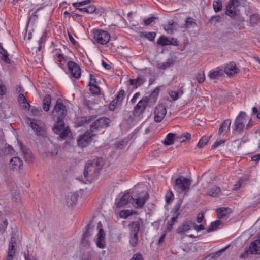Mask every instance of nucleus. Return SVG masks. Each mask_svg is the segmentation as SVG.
I'll use <instances>...</instances> for the list:
<instances>
[{
	"instance_id": "f257e3e1",
	"label": "nucleus",
	"mask_w": 260,
	"mask_h": 260,
	"mask_svg": "<svg viewBox=\"0 0 260 260\" xmlns=\"http://www.w3.org/2000/svg\"><path fill=\"white\" fill-rule=\"evenodd\" d=\"M67 109L60 99H57L56 104L51 112V116L54 121V125L52 128L53 132H59V127L63 126L64 119L67 115Z\"/></svg>"
},
{
	"instance_id": "f03ea898",
	"label": "nucleus",
	"mask_w": 260,
	"mask_h": 260,
	"mask_svg": "<svg viewBox=\"0 0 260 260\" xmlns=\"http://www.w3.org/2000/svg\"><path fill=\"white\" fill-rule=\"evenodd\" d=\"M191 180L184 176H180L174 182V189L178 193L187 194L189 190Z\"/></svg>"
},
{
	"instance_id": "7ed1b4c3",
	"label": "nucleus",
	"mask_w": 260,
	"mask_h": 260,
	"mask_svg": "<svg viewBox=\"0 0 260 260\" xmlns=\"http://www.w3.org/2000/svg\"><path fill=\"white\" fill-rule=\"evenodd\" d=\"M182 203V200L179 199L178 203L174 206V208L171 211L172 213V217L171 219L168 221L167 227L165 230L166 232H170L173 228V225L177 222V220L179 216L180 215L179 212L181 204Z\"/></svg>"
},
{
	"instance_id": "20e7f679",
	"label": "nucleus",
	"mask_w": 260,
	"mask_h": 260,
	"mask_svg": "<svg viewBox=\"0 0 260 260\" xmlns=\"http://www.w3.org/2000/svg\"><path fill=\"white\" fill-rule=\"evenodd\" d=\"M93 39L94 42L101 45L107 44L110 41L111 36L106 31L101 29H95L92 31Z\"/></svg>"
},
{
	"instance_id": "39448f33",
	"label": "nucleus",
	"mask_w": 260,
	"mask_h": 260,
	"mask_svg": "<svg viewBox=\"0 0 260 260\" xmlns=\"http://www.w3.org/2000/svg\"><path fill=\"white\" fill-rule=\"evenodd\" d=\"M95 136V134L92 133L90 131L87 130L77 139L78 145L82 148L87 146L91 142L93 137Z\"/></svg>"
},
{
	"instance_id": "423d86ee",
	"label": "nucleus",
	"mask_w": 260,
	"mask_h": 260,
	"mask_svg": "<svg viewBox=\"0 0 260 260\" xmlns=\"http://www.w3.org/2000/svg\"><path fill=\"white\" fill-rule=\"evenodd\" d=\"M238 0H230L226 6L225 14L231 18L238 15L237 7L238 6Z\"/></svg>"
},
{
	"instance_id": "0eeeda50",
	"label": "nucleus",
	"mask_w": 260,
	"mask_h": 260,
	"mask_svg": "<svg viewBox=\"0 0 260 260\" xmlns=\"http://www.w3.org/2000/svg\"><path fill=\"white\" fill-rule=\"evenodd\" d=\"M246 117L245 112L241 111L236 117L234 123V130L241 132L245 126L244 120Z\"/></svg>"
},
{
	"instance_id": "6e6552de",
	"label": "nucleus",
	"mask_w": 260,
	"mask_h": 260,
	"mask_svg": "<svg viewBox=\"0 0 260 260\" xmlns=\"http://www.w3.org/2000/svg\"><path fill=\"white\" fill-rule=\"evenodd\" d=\"M109 119L107 118H100L93 122L91 125L89 131L94 133L95 131L99 130L100 128H105L107 126Z\"/></svg>"
},
{
	"instance_id": "1a4fd4ad",
	"label": "nucleus",
	"mask_w": 260,
	"mask_h": 260,
	"mask_svg": "<svg viewBox=\"0 0 260 260\" xmlns=\"http://www.w3.org/2000/svg\"><path fill=\"white\" fill-rule=\"evenodd\" d=\"M99 170L95 167L90 160H89L86 165L84 170V176L85 178L90 175L94 177L99 173Z\"/></svg>"
},
{
	"instance_id": "9d476101",
	"label": "nucleus",
	"mask_w": 260,
	"mask_h": 260,
	"mask_svg": "<svg viewBox=\"0 0 260 260\" xmlns=\"http://www.w3.org/2000/svg\"><path fill=\"white\" fill-rule=\"evenodd\" d=\"M166 107L162 105H157L154 110V120L157 122H161L166 115Z\"/></svg>"
},
{
	"instance_id": "9b49d317",
	"label": "nucleus",
	"mask_w": 260,
	"mask_h": 260,
	"mask_svg": "<svg viewBox=\"0 0 260 260\" xmlns=\"http://www.w3.org/2000/svg\"><path fill=\"white\" fill-rule=\"evenodd\" d=\"M68 67L72 76L75 78H79L81 76V69L79 66L72 61L68 62Z\"/></svg>"
},
{
	"instance_id": "f8f14e48",
	"label": "nucleus",
	"mask_w": 260,
	"mask_h": 260,
	"mask_svg": "<svg viewBox=\"0 0 260 260\" xmlns=\"http://www.w3.org/2000/svg\"><path fill=\"white\" fill-rule=\"evenodd\" d=\"M149 103L147 96L143 97L135 106L134 111L136 113L143 114L146 109Z\"/></svg>"
},
{
	"instance_id": "ddd939ff",
	"label": "nucleus",
	"mask_w": 260,
	"mask_h": 260,
	"mask_svg": "<svg viewBox=\"0 0 260 260\" xmlns=\"http://www.w3.org/2000/svg\"><path fill=\"white\" fill-rule=\"evenodd\" d=\"M245 252L250 254H260V239L252 241L248 249H246Z\"/></svg>"
},
{
	"instance_id": "4468645a",
	"label": "nucleus",
	"mask_w": 260,
	"mask_h": 260,
	"mask_svg": "<svg viewBox=\"0 0 260 260\" xmlns=\"http://www.w3.org/2000/svg\"><path fill=\"white\" fill-rule=\"evenodd\" d=\"M149 198V196L147 193L142 197H139L137 198H134L132 197V204L135 208H142Z\"/></svg>"
},
{
	"instance_id": "2eb2a0df",
	"label": "nucleus",
	"mask_w": 260,
	"mask_h": 260,
	"mask_svg": "<svg viewBox=\"0 0 260 260\" xmlns=\"http://www.w3.org/2000/svg\"><path fill=\"white\" fill-rule=\"evenodd\" d=\"M102 226V224L99 222L97 227L99 230L98 234L96 245L100 248H104L105 246V234Z\"/></svg>"
},
{
	"instance_id": "dca6fc26",
	"label": "nucleus",
	"mask_w": 260,
	"mask_h": 260,
	"mask_svg": "<svg viewBox=\"0 0 260 260\" xmlns=\"http://www.w3.org/2000/svg\"><path fill=\"white\" fill-rule=\"evenodd\" d=\"M27 123L36 132V134L41 135L43 134V130L39 126L38 121L32 118H27Z\"/></svg>"
},
{
	"instance_id": "f3484780",
	"label": "nucleus",
	"mask_w": 260,
	"mask_h": 260,
	"mask_svg": "<svg viewBox=\"0 0 260 260\" xmlns=\"http://www.w3.org/2000/svg\"><path fill=\"white\" fill-rule=\"evenodd\" d=\"M239 69L234 62H231L227 64L224 68V72L229 76H232L237 74L239 72Z\"/></svg>"
},
{
	"instance_id": "a211bd4d",
	"label": "nucleus",
	"mask_w": 260,
	"mask_h": 260,
	"mask_svg": "<svg viewBox=\"0 0 260 260\" xmlns=\"http://www.w3.org/2000/svg\"><path fill=\"white\" fill-rule=\"evenodd\" d=\"M132 196L129 193L124 194L116 203L117 208H121L127 205L128 203H132Z\"/></svg>"
},
{
	"instance_id": "6ab92c4d",
	"label": "nucleus",
	"mask_w": 260,
	"mask_h": 260,
	"mask_svg": "<svg viewBox=\"0 0 260 260\" xmlns=\"http://www.w3.org/2000/svg\"><path fill=\"white\" fill-rule=\"evenodd\" d=\"M194 222L191 220L185 222L182 225L179 226L176 230L178 234L185 233L193 228Z\"/></svg>"
},
{
	"instance_id": "aec40b11",
	"label": "nucleus",
	"mask_w": 260,
	"mask_h": 260,
	"mask_svg": "<svg viewBox=\"0 0 260 260\" xmlns=\"http://www.w3.org/2000/svg\"><path fill=\"white\" fill-rule=\"evenodd\" d=\"M10 167L12 170H19L23 165V161L18 157H14L10 160Z\"/></svg>"
},
{
	"instance_id": "412c9836",
	"label": "nucleus",
	"mask_w": 260,
	"mask_h": 260,
	"mask_svg": "<svg viewBox=\"0 0 260 260\" xmlns=\"http://www.w3.org/2000/svg\"><path fill=\"white\" fill-rule=\"evenodd\" d=\"M231 121L230 119H226L221 124L218 134L219 135L225 134L230 131Z\"/></svg>"
},
{
	"instance_id": "4be33fe9",
	"label": "nucleus",
	"mask_w": 260,
	"mask_h": 260,
	"mask_svg": "<svg viewBox=\"0 0 260 260\" xmlns=\"http://www.w3.org/2000/svg\"><path fill=\"white\" fill-rule=\"evenodd\" d=\"M15 241H13L12 239L11 241L9 243L8 255L4 260H13L14 255L16 251V249L15 248Z\"/></svg>"
},
{
	"instance_id": "5701e85b",
	"label": "nucleus",
	"mask_w": 260,
	"mask_h": 260,
	"mask_svg": "<svg viewBox=\"0 0 260 260\" xmlns=\"http://www.w3.org/2000/svg\"><path fill=\"white\" fill-rule=\"evenodd\" d=\"M223 75V70L221 68L218 67L212 70L209 72V77L211 79H218Z\"/></svg>"
},
{
	"instance_id": "b1692460",
	"label": "nucleus",
	"mask_w": 260,
	"mask_h": 260,
	"mask_svg": "<svg viewBox=\"0 0 260 260\" xmlns=\"http://www.w3.org/2000/svg\"><path fill=\"white\" fill-rule=\"evenodd\" d=\"M177 26V24L175 23L174 20H170L168 22L167 24L164 25V28L168 34H172L174 31L176 30Z\"/></svg>"
},
{
	"instance_id": "393cba45",
	"label": "nucleus",
	"mask_w": 260,
	"mask_h": 260,
	"mask_svg": "<svg viewBox=\"0 0 260 260\" xmlns=\"http://www.w3.org/2000/svg\"><path fill=\"white\" fill-rule=\"evenodd\" d=\"M54 56L59 58L58 60H56V62L60 67L61 68L63 69L64 63L67 61L68 57L64 56L63 54L60 53L57 50L53 52Z\"/></svg>"
},
{
	"instance_id": "a878e982",
	"label": "nucleus",
	"mask_w": 260,
	"mask_h": 260,
	"mask_svg": "<svg viewBox=\"0 0 260 260\" xmlns=\"http://www.w3.org/2000/svg\"><path fill=\"white\" fill-rule=\"evenodd\" d=\"M175 42L176 44L172 42L169 38L164 36H161L157 41V44L162 46H168L171 44L177 45V40H175Z\"/></svg>"
},
{
	"instance_id": "bb28decb",
	"label": "nucleus",
	"mask_w": 260,
	"mask_h": 260,
	"mask_svg": "<svg viewBox=\"0 0 260 260\" xmlns=\"http://www.w3.org/2000/svg\"><path fill=\"white\" fill-rule=\"evenodd\" d=\"M21 149L25 160L29 162H32L34 157L30 150L23 146L21 147Z\"/></svg>"
},
{
	"instance_id": "cd10ccee",
	"label": "nucleus",
	"mask_w": 260,
	"mask_h": 260,
	"mask_svg": "<svg viewBox=\"0 0 260 260\" xmlns=\"http://www.w3.org/2000/svg\"><path fill=\"white\" fill-rule=\"evenodd\" d=\"M90 3V0H85L80 2H76L73 3L72 5L77 9L83 12L86 13L87 7L79 8L81 6L89 4Z\"/></svg>"
},
{
	"instance_id": "c85d7f7f",
	"label": "nucleus",
	"mask_w": 260,
	"mask_h": 260,
	"mask_svg": "<svg viewBox=\"0 0 260 260\" xmlns=\"http://www.w3.org/2000/svg\"><path fill=\"white\" fill-rule=\"evenodd\" d=\"M59 132H54L56 134H59V137L62 139H64L70 133V130L69 127L64 128V122H63V126L60 128L59 127Z\"/></svg>"
},
{
	"instance_id": "c756f323",
	"label": "nucleus",
	"mask_w": 260,
	"mask_h": 260,
	"mask_svg": "<svg viewBox=\"0 0 260 260\" xmlns=\"http://www.w3.org/2000/svg\"><path fill=\"white\" fill-rule=\"evenodd\" d=\"M130 235H138L140 230V223L138 221H134L129 225Z\"/></svg>"
},
{
	"instance_id": "7c9ffc66",
	"label": "nucleus",
	"mask_w": 260,
	"mask_h": 260,
	"mask_svg": "<svg viewBox=\"0 0 260 260\" xmlns=\"http://www.w3.org/2000/svg\"><path fill=\"white\" fill-rule=\"evenodd\" d=\"M51 103V97L49 94H46L43 99V109L45 111H48Z\"/></svg>"
},
{
	"instance_id": "2f4dec72",
	"label": "nucleus",
	"mask_w": 260,
	"mask_h": 260,
	"mask_svg": "<svg viewBox=\"0 0 260 260\" xmlns=\"http://www.w3.org/2000/svg\"><path fill=\"white\" fill-rule=\"evenodd\" d=\"M176 134L170 133H169L164 141H163V143L166 145H170L174 143V139L175 138H179V137H176Z\"/></svg>"
},
{
	"instance_id": "473e14b6",
	"label": "nucleus",
	"mask_w": 260,
	"mask_h": 260,
	"mask_svg": "<svg viewBox=\"0 0 260 260\" xmlns=\"http://www.w3.org/2000/svg\"><path fill=\"white\" fill-rule=\"evenodd\" d=\"M220 188L218 186H215L208 191L207 194L212 197H217L220 196Z\"/></svg>"
},
{
	"instance_id": "72a5a7b5",
	"label": "nucleus",
	"mask_w": 260,
	"mask_h": 260,
	"mask_svg": "<svg viewBox=\"0 0 260 260\" xmlns=\"http://www.w3.org/2000/svg\"><path fill=\"white\" fill-rule=\"evenodd\" d=\"M174 61L172 59H168L166 62L158 63L157 66L160 69L165 70L173 66Z\"/></svg>"
},
{
	"instance_id": "f704fd0d",
	"label": "nucleus",
	"mask_w": 260,
	"mask_h": 260,
	"mask_svg": "<svg viewBox=\"0 0 260 260\" xmlns=\"http://www.w3.org/2000/svg\"><path fill=\"white\" fill-rule=\"evenodd\" d=\"M18 100L20 103L23 104L22 107L24 109H26L27 107L29 108L30 107V104L27 101L26 99L23 94H19Z\"/></svg>"
},
{
	"instance_id": "c9c22d12",
	"label": "nucleus",
	"mask_w": 260,
	"mask_h": 260,
	"mask_svg": "<svg viewBox=\"0 0 260 260\" xmlns=\"http://www.w3.org/2000/svg\"><path fill=\"white\" fill-rule=\"evenodd\" d=\"M224 15H217L212 16L209 20V22L211 24L216 25L217 23L221 22L222 18L224 17Z\"/></svg>"
},
{
	"instance_id": "e433bc0d",
	"label": "nucleus",
	"mask_w": 260,
	"mask_h": 260,
	"mask_svg": "<svg viewBox=\"0 0 260 260\" xmlns=\"http://www.w3.org/2000/svg\"><path fill=\"white\" fill-rule=\"evenodd\" d=\"M260 22V17L257 14H252L250 17V24L254 26Z\"/></svg>"
},
{
	"instance_id": "4c0bfd02",
	"label": "nucleus",
	"mask_w": 260,
	"mask_h": 260,
	"mask_svg": "<svg viewBox=\"0 0 260 260\" xmlns=\"http://www.w3.org/2000/svg\"><path fill=\"white\" fill-rule=\"evenodd\" d=\"M221 222V220H216L215 221L212 222L207 229V231L208 232H211L212 231L216 230L220 225Z\"/></svg>"
},
{
	"instance_id": "58836bf2",
	"label": "nucleus",
	"mask_w": 260,
	"mask_h": 260,
	"mask_svg": "<svg viewBox=\"0 0 260 260\" xmlns=\"http://www.w3.org/2000/svg\"><path fill=\"white\" fill-rule=\"evenodd\" d=\"M156 36V33L154 32H141V37L147 38L150 41H154Z\"/></svg>"
},
{
	"instance_id": "ea45409f",
	"label": "nucleus",
	"mask_w": 260,
	"mask_h": 260,
	"mask_svg": "<svg viewBox=\"0 0 260 260\" xmlns=\"http://www.w3.org/2000/svg\"><path fill=\"white\" fill-rule=\"evenodd\" d=\"M213 7L215 12L220 11L222 8V5L220 0H215L213 3Z\"/></svg>"
},
{
	"instance_id": "a19ab883",
	"label": "nucleus",
	"mask_w": 260,
	"mask_h": 260,
	"mask_svg": "<svg viewBox=\"0 0 260 260\" xmlns=\"http://www.w3.org/2000/svg\"><path fill=\"white\" fill-rule=\"evenodd\" d=\"M92 164L95 166V167L100 171L103 166V162L102 158L98 157L94 159L93 160H90Z\"/></svg>"
},
{
	"instance_id": "79ce46f5",
	"label": "nucleus",
	"mask_w": 260,
	"mask_h": 260,
	"mask_svg": "<svg viewBox=\"0 0 260 260\" xmlns=\"http://www.w3.org/2000/svg\"><path fill=\"white\" fill-rule=\"evenodd\" d=\"M196 22L194 19L192 18L188 17L186 18L185 24L184 27L185 28H189L190 27L192 26L193 25H196Z\"/></svg>"
},
{
	"instance_id": "37998d69",
	"label": "nucleus",
	"mask_w": 260,
	"mask_h": 260,
	"mask_svg": "<svg viewBox=\"0 0 260 260\" xmlns=\"http://www.w3.org/2000/svg\"><path fill=\"white\" fill-rule=\"evenodd\" d=\"M183 93V90L179 91L178 92L175 91H172L170 93L171 98L174 100H177L180 98Z\"/></svg>"
},
{
	"instance_id": "c03bdc74",
	"label": "nucleus",
	"mask_w": 260,
	"mask_h": 260,
	"mask_svg": "<svg viewBox=\"0 0 260 260\" xmlns=\"http://www.w3.org/2000/svg\"><path fill=\"white\" fill-rule=\"evenodd\" d=\"M138 243V235H130L129 243L132 247H135Z\"/></svg>"
},
{
	"instance_id": "a18cd8bd",
	"label": "nucleus",
	"mask_w": 260,
	"mask_h": 260,
	"mask_svg": "<svg viewBox=\"0 0 260 260\" xmlns=\"http://www.w3.org/2000/svg\"><path fill=\"white\" fill-rule=\"evenodd\" d=\"M70 201H67V205L69 207L73 206L77 202V196L76 194H71L70 197Z\"/></svg>"
},
{
	"instance_id": "49530a36",
	"label": "nucleus",
	"mask_w": 260,
	"mask_h": 260,
	"mask_svg": "<svg viewBox=\"0 0 260 260\" xmlns=\"http://www.w3.org/2000/svg\"><path fill=\"white\" fill-rule=\"evenodd\" d=\"M95 118L96 117L94 116L82 117L81 118V121H79V125L81 126L84 123L90 122L92 119Z\"/></svg>"
},
{
	"instance_id": "de8ad7c7",
	"label": "nucleus",
	"mask_w": 260,
	"mask_h": 260,
	"mask_svg": "<svg viewBox=\"0 0 260 260\" xmlns=\"http://www.w3.org/2000/svg\"><path fill=\"white\" fill-rule=\"evenodd\" d=\"M124 96H125V91L124 90L121 89L118 92L115 100L116 101H117L118 103H119L120 104H121Z\"/></svg>"
},
{
	"instance_id": "09e8293b",
	"label": "nucleus",
	"mask_w": 260,
	"mask_h": 260,
	"mask_svg": "<svg viewBox=\"0 0 260 260\" xmlns=\"http://www.w3.org/2000/svg\"><path fill=\"white\" fill-rule=\"evenodd\" d=\"M90 236V234H88L87 233H84L83 235V237L81 240V244L84 246H86L89 245V237Z\"/></svg>"
},
{
	"instance_id": "8fccbe9b",
	"label": "nucleus",
	"mask_w": 260,
	"mask_h": 260,
	"mask_svg": "<svg viewBox=\"0 0 260 260\" xmlns=\"http://www.w3.org/2000/svg\"><path fill=\"white\" fill-rule=\"evenodd\" d=\"M210 138V136L208 138H206V137L202 138L200 140L199 142H198V143L197 144L198 147L199 148H202V147H204L205 145L207 144Z\"/></svg>"
},
{
	"instance_id": "3c124183",
	"label": "nucleus",
	"mask_w": 260,
	"mask_h": 260,
	"mask_svg": "<svg viewBox=\"0 0 260 260\" xmlns=\"http://www.w3.org/2000/svg\"><path fill=\"white\" fill-rule=\"evenodd\" d=\"M196 79L199 83H202L205 79V74L204 71L198 73L196 76Z\"/></svg>"
},
{
	"instance_id": "603ef678",
	"label": "nucleus",
	"mask_w": 260,
	"mask_h": 260,
	"mask_svg": "<svg viewBox=\"0 0 260 260\" xmlns=\"http://www.w3.org/2000/svg\"><path fill=\"white\" fill-rule=\"evenodd\" d=\"M90 86V90L92 94H99L100 93V88L96 85H88Z\"/></svg>"
},
{
	"instance_id": "864d4df0",
	"label": "nucleus",
	"mask_w": 260,
	"mask_h": 260,
	"mask_svg": "<svg viewBox=\"0 0 260 260\" xmlns=\"http://www.w3.org/2000/svg\"><path fill=\"white\" fill-rule=\"evenodd\" d=\"M227 211L228 208H220L217 210V213L218 216H220V218H223L227 215Z\"/></svg>"
},
{
	"instance_id": "5fc2aeb1",
	"label": "nucleus",
	"mask_w": 260,
	"mask_h": 260,
	"mask_svg": "<svg viewBox=\"0 0 260 260\" xmlns=\"http://www.w3.org/2000/svg\"><path fill=\"white\" fill-rule=\"evenodd\" d=\"M191 138V134L189 133H186L182 134L180 138L179 137V141L180 142H184L187 140H189Z\"/></svg>"
},
{
	"instance_id": "6e6d98bb",
	"label": "nucleus",
	"mask_w": 260,
	"mask_h": 260,
	"mask_svg": "<svg viewBox=\"0 0 260 260\" xmlns=\"http://www.w3.org/2000/svg\"><path fill=\"white\" fill-rule=\"evenodd\" d=\"M132 215V211L130 210H125V211H121L119 215L121 218L126 219L128 216Z\"/></svg>"
},
{
	"instance_id": "4d7b16f0",
	"label": "nucleus",
	"mask_w": 260,
	"mask_h": 260,
	"mask_svg": "<svg viewBox=\"0 0 260 260\" xmlns=\"http://www.w3.org/2000/svg\"><path fill=\"white\" fill-rule=\"evenodd\" d=\"M85 231L84 233H87L88 234H90L91 235V232L93 231L94 229V225L92 224V221H90V223L87 224L85 227Z\"/></svg>"
},
{
	"instance_id": "13d9d810",
	"label": "nucleus",
	"mask_w": 260,
	"mask_h": 260,
	"mask_svg": "<svg viewBox=\"0 0 260 260\" xmlns=\"http://www.w3.org/2000/svg\"><path fill=\"white\" fill-rule=\"evenodd\" d=\"M156 19L155 17H151L147 19H145L144 20V24L146 26L150 25L152 22H153Z\"/></svg>"
},
{
	"instance_id": "bf43d9fd",
	"label": "nucleus",
	"mask_w": 260,
	"mask_h": 260,
	"mask_svg": "<svg viewBox=\"0 0 260 260\" xmlns=\"http://www.w3.org/2000/svg\"><path fill=\"white\" fill-rule=\"evenodd\" d=\"M135 81H136V84H137L136 85V88H137L138 87L142 85L144 82V80L141 77H138L136 79H135Z\"/></svg>"
},
{
	"instance_id": "052dcab7",
	"label": "nucleus",
	"mask_w": 260,
	"mask_h": 260,
	"mask_svg": "<svg viewBox=\"0 0 260 260\" xmlns=\"http://www.w3.org/2000/svg\"><path fill=\"white\" fill-rule=\"evenodd\" d=\"M173 197V194L172 192L170 190L168 193L165 196L166 201L167 203H169L172 201V198Z\"/></svg>"
},
{
	"instance_id": "680f3d73",
	"label": "nucleus",
	"mask_w": 260,
	"mask_h": 260,
	"mask_svg": "<svg viewBox=\"0 0 260 260\" xmlns=\"http://www.w3.org/2000/svg\"><path fill=\"white\" fill-rule=\"evenodd\" d=\"M37 12V11L31 15V16L30 17L29 19L28 23H34V22L36 21V20L37 19L38 17V15L36 14Z\"/></svg>"
},
{
	"instance_id": "e2e57ef3",
	"label": "nucleus",
	"mask_w": 260,
	"mask_h": 260,
	"mask_svg": "<svg viewBox=\"0 0 260 260\" xmlns=\"http://www.w3.org/2000/svg\"><path fill=\"white\" fill-rule=\"evenodd\" d=\"M96 10V8L93 5H90L87 7L86 13L88 14L93 13Z\"/></svg>"
},
{
	"instance_id": "0e129e2a",
	"label": "nucleus",
	"mask_w": 260,
	"mask_h": 260,
	"mask_svg": "<svg viewBox=\"0 0 260 260\" xmlns=\"http://www.w3.org/2000/svg\"><path fill=\"white\" fill-rule=\"evenodd\" d=\"M130 260H143V258L140 253H136L133 256Z\"/></svg>"
},
{
	"instance_id": "69168bd1",
	"label": "nucleus",
	"mask_w": 260,
	"mask_h": 260,
	"mask_svg": "<svg viewBox=\"0 0 260 260\" xmlns=\"http://www.w3.org/2000/svg\"><path fill=\"white\" fill-rule=\"evenodd\" d=\"M160 91V89L159 87L156 88L152 92L150 95V98H156L157 96L158 93Z\"/></svg>"
},
{
	"instance_id": "338daca9",
	"label": "nucleus",
	"mask_w": 260,
	"mask_h": 260,
	"mask_svg": "<svg viewBox=\"0 0 260 260\" xmlns=\"http://www.w3.org/2000/svg\"><path fill=\"white\" fill-rule=\"evenodd\" d=\"M225 140H220V141H216L212 146V149H215L217 147H218L219 145H220L224 143Z\"/></svg>"
},
{
	"instance_id": "774afa93",
	"label": "nucleus",
	"mask_w": 260,
	"mask_h": 260,
	"mask_svg": "<svg viewBox=\"0 0 260 260\" xmlns=\"http://www.w3.org/2000/svg\"><path fill=\"white\" fill-rule=\"evenodd\" d=\"M118 103V102L117 101H116L115 100H114L109 105V109L110 110H113Z\"/></svg>"
}]
</instances>
